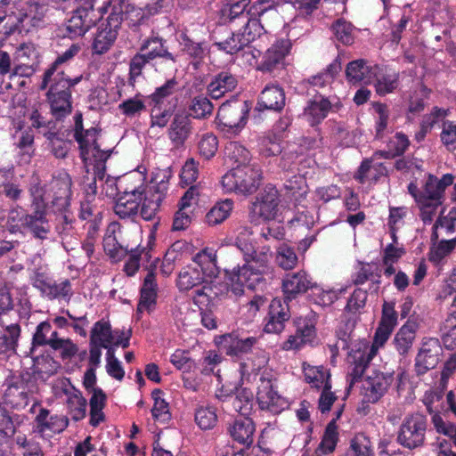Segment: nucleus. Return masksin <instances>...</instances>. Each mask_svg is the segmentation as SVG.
<instances>
[{"label":"nucleus","mask_w":456,"mask_h":456,"mask_svg":"<svg viewBox=\"0 0 456 456\" xmlns=\"http://www.w3.org/2000/svg\"><path fill=\"white\" fill-rule=\"evenodd\" d=\"M162 395L163 391L159 388H155L151 392V397L154 400L151 414L154 419L160 422H167L171 419V413L169 411V405L162 398Z\"/></svg>","instance_id":"nucleus-58"},{"label":"nucleus","mask_w":456,"mask_h":456,"mask_svg":"<svg viewBox=\"0 0 456 456\" xmlns=\"http://www.w3.org/2000/svg\"><path fill=\"white\" fill-rule=\"evenodd\" d=\"M303 372L305 380L311 387L322 389L327 385V382L331 383V376L329 370L323 366H311L310 364L303 363Z\"/></svg>","instance_id":"nucleus-48"},{"label":"nucleus","mask_w":456,"mask_h":456,"mask_svg":"<svg viewBox=\"0 0 456 456\" xmlns=\"http://www.w3.org/2000/svg\"><path fill=\"white\" fill-rule=\"evenodd\" d=\"M224 152L225 160L230 162L233 166L232 167L251 165L250 151L239 142H228L224 146Z\"/></svg>","instance_id":"nucleus-41"},{"label":"nucleus","mask_w":456,"mask_h":456,"mask_svg":"<svg viewBox=\"0 0 456 456\" xmlns=\"http://www.w3.org/2000/svg\"><path fill=\"white\" fill-rule=\"evenodd\" d=\"M46 100L50 106V112L56 120H62L72 112V92L63 88V85L53 79L46 93Z\"/></svg>","instance_id":"nucleus-19"},{"label":"nucleus","mask_w":456,"mask_h":456,"mask_svg":"<svg viewBox=\"0 0 456 456\" xmlns=\"http://www.w3.org/2000/svg\"><path fill=\"white\" fill-rule=\"evenodd\" d=\"M205 283L201 272H199L198 266L189 265L183 267L177 277L176 286L180 291H188L198 288Z\"/></svg>","instance_id":"nucleus-46"},{"label":"nucleus","mask_w":456,"mask_h":456,"mask_svg":"<svg viewBox=\"0 0 456 456\" xmlns=\"http://www.w3.org/2000/svg\"><path fill=\"white\" fill-rule=\"evenodd\" d=\"M377 66H371L364 59L351 61L346 67V79L349 85H370L376 77Z\"/></svg>","instance_id":"nucleus-28"},{"label":"nucleus","mask_w":456,"mask_h":456,"mask_svg":"<svg viewBox=\"0 0 456 456\" xmlns=\"http://www.w3.org/2000/svg\"><path fill=\"white\" fill-rule=\"evenodd\" d=\"M375 89L379 95L384 96L393 93L399 86V73L389 71L375 77Z\"/></svg>","instance_id":"nucleus-59"},{"label":"nucleus","mask_w":456,"mask_h":456,"mask_svg":"<svg viewBox=\"0 0 456 456\" xmlns=\"http://www.w3.org/2000/svg\"><path fill=\"white\" fill-rule=\"evenodd\" d=\"M256 402L260 410L266 411L274 415L280 414L289 407V400L273 389L272 379L264 375L259 379Z\"/></svg>","instance_id":"nucleus-15"},{"label":"nucleus","mask_w":456,"mask_h":456,"mask_svg":"<svg viewBox=\"0 0 456 456\" xmlns=\"http://www.w3.org/2000/svg\"><path fill=\"white\" fill-rule=\"evenodd\" d=\"M443 346L436 338H424L415 357L414 370L420 377L435 369L443 355Z\"/></svg>","instance_id":"nucleus-16"},{"label":"nucleus","mask_w":456,"mask_h":456,"mask_svg":"<svg viewBox=\"0 0 456 456\" xmlns=\"http://www.w3.org/2000/svg\"><path fill=\"white\" fill-rule=\"evenodd\" d=\"M393 330V329L379 324L375 330L371 345L366 340L350 343V336H347L346 333L344 334V338H339L335 347H341L343 350L350 349L348 361L351 365V370L346 377L349 389H351L355 383L362 380L366 369L369 367L373 357L377 354L379 348L385 345Z\"/></svg>","instance_id":"nucleus-2"},{"label":"nucleus","mask_w":456,"mask_h":456,"mask_svg":"<svg viewBox=\"0 0 456 456\" xmlns=\"http://www.w3.org/2000/svg\"><path fill=\"white\" fill-rule=\"evenodd\" d=\"M214 111V104L207 95L199 94L191 99L188 105V116L191 118L205 120L209 118Z\"/></svg>","instance_id":"nucleus-49"},{"label":"nucleus","mask_w":456,"mask_h":456,"mask_svg":"<svg viewBox=\"0 0 456 456\" xmlns=\"http://www.w3.org/2000/svg\"><path fill=\"white\" fill-rule=\"evenodd\" d=\"M454 176L451 174H445L441 179L433 175H429L423 191L426 202H431L435 205H442V198L446 187L452 185Z\"/></svg>","instance_id":"nucleus-35"},{"label":"nucleus","mask_w":456,"mask_h":456,"mask_svg":"<svg viewBox=\"0 0 456 456\" xmlns=\"http://www.w3.org/2000/svg\"><path fill=\"white\" fill-rule=\"evenodd\" d=\"M331 109V102L323 96L315 97L310 100L304 110V115L306 117L311 126L320 124L329 114Z\"/></svg>","instance_id":"nucleus-39"},{"label":"nucleus","mask_w":456,"mask_h":456,"mask_svg":"<svg viewBox=\"0 0 456 456\" xmlns=\"http://www.w3.org/2000/svg\"><path fill=\"white\" fill-rule=\"evenodd\" d=\"M194 131L193 122L190 116L183 112H177L174 115L173 119L167 129V135L172 144L175 148L183 146L186 140L192 134Z\"/></svg>","instance_id":"nucleus-27"},{"label":"nucleus","mask_w":456,"mask_h":456,"mask_svg":"<svg viewBox=\"0 0 456 456\" xmlns=\"http://www.w3.org/2000/svg\"><path fill=\"white\" fill-rule=\"evenodd\" d=\"M0 314V355L9 357L17 354L21 327L18 322L6 323Z\"/></svg>","instance_id":"nucleus-30"},{"label":"nucleus","mask_w":456,"mask_h":456,"mask_svg":"<svg viewBox=\"0 0 456 456\" xmlns=\"http://www.w3.org/2000/svg\"><path fill=\"white\" fill-rule=\"evenodd\" d=\"M346 456H374L370 437L364 433H357L351 440Z\"/></svg>","instance_id":"nucleus-55"},{"label":"nucleus","mask_w":456,"mask_h":456,"mask_svg":"<svg viewBox=\"0 0 456 456\" xmlns=\"http://www.w3.org/2000/svg\"><path fill=\"white\" fill-rule=\"evenodd\" d=\"M113 339L110 323L103 319L96 322L90 331L89 356L101 359L102 347L112 346Z\"/></svg>","instance_id":"nucleus-26"},{"label":"nucleus","mask_w":456,"mask_h":456,"mask_svg":"<svg viewBox=\"0 0 456 456\" xmlns=\"http://www.w3.org/2000/svg\"><path fill=\"white\" fill-rule=\"evenodd\" d=\"M224 357L221 354L209 350L205 355L196 363L195 370L202 375L208 376L215 373V369L223 362Z\"/></svg>","instance_id":"nucleus-63"},{"label":"nucleus","mask_w":456,"mask_h":456,"mask_svg":"<svg viewBox=\"0 0 456 456\" xmlns=\"http://www.w3.org/2000/svg\"><path fill=\"white\" fill-rule=\"evenodd\" d=\"M55 216L54 231L61 239V244L66 250H69L68 245L76 238L77 232L75 228V218L70 208L65 211H52Z\"/></svg>","instance_id":"nucleus-33"},{"label":"nucleus","mask_w":456,"mask_h":456,"mask_svg":"<svg viewBox=\"0 0 456 456\" xmlns=\"http://www.w3.org/2000/svg\"><path fill=\"white\" fill-rule=\"evenodd\" d=\"M262 181V171L256 165L232 167L222 176L221 183L228 192L249 195L257 191Z\"/></svg>","instance_id":"nucleus-7"},{"label":"nucleus","mask_w":456,"mask_h":456,"mask_svg":"<svg viewBox=\"0 0 456 456\" xmlns=\"http://www.w3.org/2000/svg\"><path fill=\"white\" fill-rule=\"evenodd\" d=\"M166 189L165 184H159L155 191H147L141 202V216L146 221L153 220L156 216L161 202L164 199L162 190Z\"/></svg>","instance_id":"nucleus-37"},{"label":"nucleus","mask_w":456,"mask_h":456,"mask_svg":"<svg viewBox=\"0 0 456 456\" xmlns=\"http://www.w3.org/2000/svg\"><path fill=\"white\" fill-rule=\"evenodd\" d=\"M296 332L283 342V350H299L311 343L316 336L315 322L311 317H300L296 321Z\"/></svg>","instance_id":"nucleus-25"},{"label":"nucleus","mask_w":456,"mask_h":456,"mask_svg":"<svg viewBox=\"0 0 456 456\" xmlns=\"http://www.w3.org/2000/svg\"><path fill=\"white\" fill-rule=\"evenodd\" d=\"M216 343L226 355L241 358L256 349L258 339L256 337L243 338L235 333H226L218 337Z\"/></svg>","instance_id":"nucleus-20"},{"label":"nucleus","mask_w":456,"mask_h":456,"mask_svg":"<svg viewBox=\"0 0 456 456\" xmlns=\"http://www.w3.org/2000/svg\"><path fill=\"white\" fill-rule=\"evenodd\" d=\"M35 431L44 435L46 431L54 434L63 432L69 426V419L64 415H50V411L41 407L39 412L35 417Z\"/></svg>","instance_id":"nucleus-32"},{"label":"nucleus","mask_w":456,"mask_h":456,"mask_svg":"<svg viewBox=\"0 0 456 456\" xmlns=\"http://www.w3.org/2000/svg\"><path fill=\"white\" fill-rule=\"evenodd\" d=\"M395 381L394 372L374 370L362 383L361 395L365 403H377L388 392Z\"/></svg>","instance_id":"nucleus-13"},{"label":"nucleus","mask_w":456,"mask_h":456,"mask_svg":"<svg viewBox=\"0 0 456 456\" xmlns=\"http://www.w3.org/2000/svg\"><path fill=\"white\" fill-rule=\"evenodd\" d=\"M177 86L178 81L175 77L167 79L147 97L150 100V104H152L154 108H160L175 93Z\"/></svg>","instance_id":"nucleus-54"},{"label":"nucleus","mask_w":456,"mask_h":456,"mask_svg":"<svg viewBox=\"0 0 456 456\" xmlns=\"http://www.w3.org/2000/svg\"><path fill=\"white\" fill-rule=\"evenodd\" d=\"M312 277L304 270L290 272L282 278L281 289L285 305L280 299H273L269 305V320L265 326L267 333H280L284 330L285 322L289 321V301L297 298L312 287Z\"/></svg>","instance_id":"nucleus-3"},{"label":"nucleus","mask_w":456,"mask_h":456,"mask_svg":"<svg viewBox=\"0 0 456 456\" xmlns=\"http://www.w3.org/2000/svg\"><path fill=\"white\" fill-rule=\"evenodd\" d=\"M64 394L68 396L67 407L71 419L74 421L83 419L86 417L87 403L82 393L78 389L72 387L70 391L65 389Z\"/></svg>","instance_id":"nucleus-50"},{"label":"nucleus","mask_w":456,"mask_h":456,"mask_svg":"<svg viewBox=\"0 0 456 456\" xmlns=\"http://www.w3.org/2000/svg\"><path fill=\"white\" fill-rule=\"evenodd\" d=\"M139 50L143 52L157 67L159 65L174 67L178 61V55L169 51L167 40L159 35L152 34L143 39Z\"/></svg>","instance_id":"nucleus-17"},{"label":"nucleus","mask_w":456,"mask_h":456,"mask_svg":"<svg viewBox=\"0 0 456 456\" xmlns=\"http://www.w3.org/2000/svg\"><path fill=\"white\" fill-rule=\"evenodd\" d=\"M238 86V78L230 70L224 69L213 76L207 86L208 94L213 99H219L226 93L232 92Z\"/></svg>","instance_id":"nucleus-36"},{"label":"nucleus","mask_w":456,"mask_h":456,"mask_svg":"<svg viewBox=\"0 0 456 456\" xmlns=\"http://www.w3.org/2000/svg\"><path fill=\"white\" fill-rule=\"evenodd\" d=\"M177 42L181 53L190 60L192 66L198 67L203 62L208 51L205 39L195 40L185 28L179 32Z\"/></svg>","instance_id":"nucleus-24"},{"label":"nucleus","mask_w":456,"mask_h":456,"mask_svg":"<svg viewBox=\"0 0 456 456\" xmlns=\"http://www.w3.org/2000/svg\"><path fill=\"white\" fill-rule=\"evenodd\" d=\"M417 327L414 322H407L396 332L393 344L399 354L405 356L412 347L416 338Z\"/></svg>","instance_id":"nucleus-40"},{"label":"nucleus","mask_w":456,"mask_h":456,"mask_svg":"<svg viewBox=\"0 0 456 456\" xmlns=\"http://www.w3.org/2000/svg\"><path fill=\"white\" fill-rule=\"evenodd\" d=\"M72 180L65 170L56 172L49 183L47 195L51 198L49 208L52 211H65L70 208Z\"/></svg>","instance_id":"nucleus-12"},{"label":"nucleus","mask_w":456,"mask_h":456,"mask_svg":"<svg viewBox=\"0 0 456 456\" xmlns=\"http://www.w3.org/2000/svg\"><path fill=\"white\" fill-rule=\"evenodd\" d=\"M286 102L285 92L277 84H268L259 94L256 103V110H273L280 112L283 110Z\"/></svg>","instance_id":"nucleus-31"},{"label":"nucleus","mask_w":456,"mask_h":456,"mask_svg":"<svg viewBox=\"0 0 456 456\" xmlns=\"http://www.w3.org/2000/svg\"><path fill=\"white\" fill-rule=\"evenodd\" d=\"M248 4L249 0H240L224 4L218 12L219 23L233 28L266 29L264 22L278 17L275 0H257L247 10Z\"/></svg>","instance_id":"nucleus-1"},{"label":"nucleus","mask_w":456,"mask_h":456,"mask_svg":"<svg viewBox=\"0 0 456 456\" xmlns=\"http://www.w3.org/2000/svg\"><path fill=\"white\" fill-rule=\"evenodd\" d=\"M233 208V201L226 199L216 202L207 213L206 221L209 225H217L226 220Z\"/></svg>","instance_id":"nucleus-53"},{"label":"nucleus","mask_w":456,"mask_h":456,"mask_svg":"<svg viewBox=\"0 0 456 456\" xmlns=\"http://www.w3.org/2000/svg\"><path fill=\"white\" fill-rule=\"evenodd\" d=\"M151 66L158 70L156 64L151 61L143 52H137L134 54L128 63V85L134 87L138 78L143 76V70L148 66Z\"/></svg>","instance_id":"nucleus-51"},{"label":"nucleus","mask_w":456,"mask_h":456,"mask_svg":"<svg viewBox=\"0 0 456 456\" xmlns=\"http://www.w3.org/2000/svg\"><path fill=\"white\" fill-rule=\"evenodd\" d=\"M29 402L28 391L18 387H8L4 394V403L10 405L12 409H24Z\"/></svg>","instance_id":"nucleus-62"},{"label":"nucleus","mask_w":456,"mask_h":456,"mask_svg":"<svg viewBox=\"0 0 456 456\" xmlns=\"http://www.w3.org/2000/svg\"><path fill=\"white\" fill-rule=\"evenodd\" d=\"M291 41L288 38L277 39L263 55L262 61L253 65L257 70L271 73L283 64L285 57L291 49Z\"/></svg>","instance_id":"nucleus-22"},{"label":"nucleus","mask_w":456,"mask_h":456,"mask_svg":"<svg viewBox=\"0 0 456 456\" xmlns=\"http://www.w3.org/2000/svg\"><path fill=\"white\" fill-rule=\"evenodd\" d=\"M280 203L279 191L275 187L267 185L260 192L256 200L252 202L249 208L248 217L251 223L258 224L259 221L273 220L278 213Z\"/></svg>","instance_id":"nucleus-11"},{"label":"nucleus","mask_w":456,"mask_h":456,"mask_svg":"<svg viewBox=\"0 0 456 456\" xmlns=\"http://www.w3.org/2000/svg\"><path fill=\"white\" fill-rule=\"evenodd\" d=\"M232 440L248 448L254 442L256 425L249 417L235 419L227 428Z\"/></svg>","instance_id":"nucleus-34"},{"label":"nucleus","mask_w":456,"mask_h":456,"mask_svg":"<svg viewBox=\"0 0 456 456\" xmlns=\"http://www.w3.org/2000/svg\"><path fill=\"white\" fill-rule=\"evenodd\" d=\"M47 8L40 0H27L22 3L16 16L17 23L14 30L30 32L45 26Z\"/></svg>","instance_id":"nucleus-14"},{"label":"nucleus","mask_w":456,"mask_h":456,"mask_svg":"<svg viewBox=\"0 0 456 456\" xmlns=\"http://www.w3.org/2000/svg\"><path fill=\"white\" fill-rule=\"evenodd\" d=\"M336 39L345 45H350L354 41V26L344 19L337 20L331 26Z\"/></svg>","instance_id":"nucleus-64"},{"label":"nucleus","mask_w":456,"mask_h":456,"mask_svg":"<svg viewBox=\"0 0 456 456\" xmlns=\"http://www.w3.org/2000/svg\"><path fill=\"white\" fill-rule=\"evenodd\" d=\"M270 256L266 252L256 251L242 266L226 271L229 290L236 297L244 293V288L254 289L263 280V273L267 268Z\"/></svg>","instance_id":"nucleus-4"},{"label":"nucleus","mask_w":456,"mask_h":456,"mask_svg":"<svg viewBox=\"0 0 456 456\" xmlns=\"http://www.w3.org/2000/svg\"><path fill=\"white\" fill-rule=\"evenodd\" d=\"M115 195L118 196L114 205L115 214L121 219L135 217L138 214L142 197L138 198L126 194Z\"/></svg>","instance_id":"nucleus-42"},{"label":"nucleus","mask_w":456,"mask_h":456,"mask_svg":"<svg viewBox=\"0 0 456 456\" xmlns=\"http://www.w3.org/2000/svg\"><path fill=\"white\" fill-rule=\"evenodd\" d=\"M233 410L242 417H249L254 409V395L250 389L241 388L234 393L232 401Z\"/></svg>","instance_id":"nucleus-52"},{"label":"nucleus","mask_w":456,"mask_h":456,"mask_svg":"<svg viewBox=\"0 0 456 456\" xmlns=\"http://www.w3.org/2000/svg\"><path fill=\"white\" fill-rule=\"evenodd\" d=\"M431 429L428 417L419 411L408 413L402 420L396 432V443L409 451L426 445L427 434Z\"/></svg>","instance_id":"nucleus-6"},{"label":"nucleus","mask_w":456,"mask_h":456,"mask_svg":"<svg viewBox=\"0 0 456 456\" xmlns=\"http://www.w3.org/2000/svg\"><path fill=\"white\" fill-rule=\"evenodd\" d=\"M144 180V176L141 173L132 172L126 174L115 181V189H112V191L107 192V194H126L138 198L142 197L147 191ZM110 186H113V184H110Z\"/></svg>","instance_id":"nucleus-29"},{"label":"nucleus","mask_w":456,"mask_h":456,"mask_svg":"<svg viewBox=\"0 0 456 456\" xmlns=\"http://www.w3.org/2000/svg\"><path fill=\"white\" fill-rule=\"evenodd\" d=\"M456 209H450L446 216L441 214L432 228L431 241L435 243L439 237H450L455 232Z\"/></svg>","instance_id":"nucleus-47"},{"label":"nucleus","mask_w":456,"mask_h":456,"mask_svg":"<svg viewBox=\"0 0 456 456\" xmlns=\"http://www.w3.org/2000/svg\"><path fill=\"white\" fill-rule=\"evenodd\" d=\"M31 213L20 217L21 226L28 230L34 238L45 240L48 238L51 226L47 218L46 208L31 207Z\"/></svg>","instance_id":"nucleus-23"},{"label":"nucleus","mask_w":456,"mask_h":456,"mask_svg":"<svg viewBox=\"0 0 456 456\" xmlns=\"http://www.w3.org/2000/svg\"><path fill=\"white\" fill-rule=\"evenodd\" d=\"M387 175L388 171L383 163L372 166L371 159H364L361 162L354 178L362 184L365 183L367 180L377 183L382 176Z\"/></svg>","instance_id":"nucleus-38"},{"label":"nucleus","mask_w":456,"mask_h":456,"mask_svg":"<svg viewBox=\"0 0 456 456\" xmlns=\"http://www.w3.org/2000/svg\"><path fill=\"white\" fill-rule=\"evenodd\" d=\"M436 245L432 247L429 251L428 259L435 265H439L442 260L450 255L456 247V236L451 239H441L439 241L436 240L434 244Z\"/></svg>","instance_id":"nucleus-57"},{"label":"nucleus","mask_w":456,"mask_h":456,"mask_svg":"<svg viewBox=\"0 0 456 456\" xmlns=\"http://www.w3.org/2000/svg\"><path fill=\"white\" fill-rule=\"evenodd\" d=\"M94 0H85L82 5L77 7L65 24V36L76 38L84 36L93 26L96 24L104 12H107L110 0L98 9L94 6Z\"/></svg>","instance_id":"nucleus-8"},{"label":"nucleus","mask_w":456,"mask_h":456,"mask_svg":"<svg viewBox=\"0 0 456 456\" xmlns=\"http://www.w3.org/2000/svg\"><path fill=\"white\" fill-rule=\"evenodd\" d=\"M338 290L313 282L308 299L317 306L326 308L331 306L338 299Z\"/></svg>","instance_id":"nucleus-43"},{"label":"nucleus","mask_w":456,"mask_h":456,"mask_svg":"<svg viewBox=\"0 0 456 456\" xmlns=\"http://www.w3.org/2000/svg\"><path fill=\"white\" fill-rule=\"evenodd\" d=\"M338 441V426L336 420L332 419L326 426L322 441L316 450L327 454L334 452Z\"/></svg>","instance_id":"nucleus-60"},{"label":"nucleus","mask_w":456,"mask_h":456,"mask_svg":"<svg viewBox=\"0 0 456 456\" xmlns=\"http://www.w3.org/2000/svg\"><path fill=\"white\" fill-rule=\"evenodd\" d=\"M123 22V8L120 4L113 5L107 19L97 28L92 44L94 53L103 54L114 45Z\"/></svg>","instance_id":"nucleus-10"},{"label":"nucleus","mask_w":456,"mask_h":456,"mask_svg":"<svg viewBox=\"0 0 456 456\" xmlns=\"http://www.w3.org/2000/svg\"><path fill=\"white\" fill-rule=\"evenodd\" d=\"M266 32V29H256L253 27L251 29L233 28L227 38L216 41L214 46L226 54H240L245 63L253 66L257 63L262 53L252 43Z\"/></svg>","instance_id":"nucleus-5"},{"label":"nucleus","mask_w":456,"mask_h":456,"mask_svg":"<svg viewBox=\"0 0 456 456\" xmlns=\"http://www.w3.org/2000/svg\"><path fill=\"white\" fill-rule=\"evenodd\" d=\"M101 131V128L90 127L82 134L84 142L82 145L78 144V149L83 162L86 163L89 159L91 151L98 147L97 140Z\"/></svg>","instance_id":"nucleus-61"},{"label":"nucleus","mask_w":456,"mask_h":456,"mask_svg":"<svg viewBox=\"0 0 456 456\" xmlns=\"http://www.w3.org/2000/svg\"><path fill=\"white\" fill-rule=\"evenodd\" d=\"M193 263L192 266H198L199 272H201L204 279L216 277L218 274L216 256L212 249L200 250L193 257Z\"/></svg>","instance_id":"nucleus-45"},{"label":"nucleus","mask_w":456,"mask_h":456,"mask_svg":"<svg viewBox=\"0 0 456 456\" xmlns=\"http://www.w3.org/2000/svg\"><path fill=\"white\" fill-rule=\"evenodd\" d=\"M58 338V331L53 330V326L48 321H44L36 327L31 344L33 347L48 346L53 349V346H58L56 341Z\"/></svg>","instance_id":"nucleus-44"},{"label":"nucleus","mask_w":456,"mask_h":456,"mask_svg":"<svg viewBox=\"0 0 456 456\" xmlns=\"http://www.w3.org/2000/svg\"><path fill=\"white\" fill-rule=\"evenodd\" d=\"M382 270L378 263L358 261L351 275L352 283L362 286L369 282V292L377 295L381 285Z\"/></svg>","instance_id":"nucleus-21"},{"label":"nucleus","mask_w":456,"mask_h":456,"mask_svg":"<svg viewBox=\"0 0 456 456\" xmlns=\"http://www.w3.org/2000/svg\"><path fill=\"white\" fill-rule=\"evenodd\" d=\"M194 420L202 430L214 428L218 420L216 409L209 405L198 407L195 410Z\"/></svg>","instance_id":"nucleus-56"},{"label":"nucleus","mask_w":456,"mask_h":456,"mask_svg":"<svg viewBox=\"0 0 456 456\" xmlns=\"http://www.w3.org/2000/svg\"><path fill=\"white\" fill-rule=\"evenodd\" d=\"M159 258H156L149 267L148 273L144 277L140 288V298L136 307L137 319L141 318L143 312H152L157 305L159 286L156 279V268Z\"/></svg>","instance_id":"nucleus-18"},{"label":"nucleus","mask_w":456,"mask_h":456,"mask_svg":"<svg viewBox=\"0 0 456 456\" xmlns=\"http://www.w3.org/2000/svg\"><path fill=\"white\" fill-rule=\"evenodd\" d=\"M249 107L247 101L232 97L219 107L216 120L218 128L227 134L237 135L245 126L248 120Z\"/></svg>","instance_id":"nucleus-9"}]
</instances>
